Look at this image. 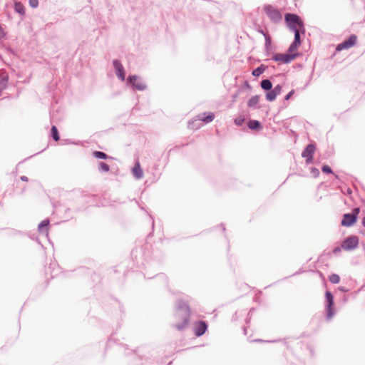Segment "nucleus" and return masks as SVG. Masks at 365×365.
<instances>
[{"label": "nucleus", "mask_w": 365, "mask_h": 365, "mask_svg": "<svg viewBox=\"0 0 365 365\" xmlns=\"http://www.w3.org/2000/svg\"><path fill=\"white\" fill-rule=\"evenodd\" d=\"M175 309L177 312H182L185 314L182 317V322L175 324V328L179 331H182L188 326L191 316V309L188 302L182 299H177Z\"/></svg>", "instance_id": "obj_1"}, {"label": "nucleus", "mask_w": 365, "mask_h": 365, "mask_svg": "<svg viewBox=\"0 0 365 365\" xmlns=\"http://www.w3.org/2000/svg\"><path fill=\"white\" fill-rule=\"evenodd\" d=\"M334 296L330 290H326L324 302V317L326 322H330L336 314Z\"/></svg>", "instance_id": "obj_2"}, {"label": "nucleus", "mask_w": 365, "mask_h": 365, "mask_svg": "<svg viewBox=\"0 0 365 365\" xmlns=\"http://www.w3.org/2000/svg\"><path fill=\"white\" fill-rule=\"evenodd\" d=\"M284 21L287 27L293 33H299L297 26L302 27L304 32V24L302 18L297 14L287 13L284 16Z\"/></svg>", "instance_id": "obj_3"}, {"label": "nucleus", "mask_w": 365, "mask_h": 365, "mask_svg": "<svg viewBox=\"0 0 365 365\" xmlns=\"http://www.w3.org/2000/svg\"><path fill=\"white\" fill-rule=\"evenodd\" d=\"M215 118V113L210 111H205L198 114L196 116V119H192L189 120L188 122V128L190 129H196L200 128L201 125H195L196 121H202L204 123L207 124L212 122Z\"/></svg>", "instance_id": "obj_4"}, {"label": "nucleus", "mask_w": 365, "mask_h": 365, "mask_svg": "<svg viewBox=\"0 0 365 365\" xmlns=\"http://www.w3.org/2000/svg\"><path fill=\"white\" fill-rule=\"evenodd\" d=\"M263 11L269 20L274 24H278L282 19V14L281 11L279 9L272 4H265L263 6Z\"/></svg>", "instance_id": "obj_5"}, {"label": "nucleus", "mask_w": 365, "mask_h": 365, "mask_svg": "<svg viewBox=\"0 0 365 365\" xmlns=\"http://www.w3.org/2000/svg\"><path fill=\"white\" fill-rule=\"evenodd\" d=\"M126 85L133 91H143L147 88V85L142 81L141 77L137 74L129 75Z\"/></svg>", "instance_id": "obj_6"}, {"label": "nucleus", "mask_w": 365, "mask_h": 365, "mask_svg": "<svg viewBox=\"0 0 365 365\" xmlns=\"http://www.w3.org/2000/svg\"><path fill=\"white\" fill-rule=\"evenodd\" d=\"M359 212L360 209L357 207L351 212L344 213L342 215L341 225L345 227H351L354 226L357 222Z\"/></svg>", "instance_id": "obj_7"}, {"label": "nucleus", "mask_w": 365, "mask_h": 365, "mask_svg": "<svg viewBox=\"0 0 365 365\" xmlns=\"http://www.w3.org/2000/svg\"><path fill=\"white\" fill-rule=\"evenodd\" d=\"M359 237L354 235H350L346 237L342 243L344 250L351 252L356 250L359 247Z\"/></svg>", "instance_id": "obj_8"}, {"label": "nucleus", "mask_w": 365, "mask_h": 365, "mask_svg": "<svg viewBox=\"0 0 365 365\" xmlns=\"http://www.w3.org/2000/svg\"><path fill=\"white\" fill-rule=\"evenodd\" d=\"M357 36L354 34H350L343 41L338 43L336 46V52H340L345 49H349L357 43Z\"/></svg>", "instance_id": "obj_9"}, {"label": "nucleus", "mask_w": 365, "mask_h": 365, "mask_svg": "<svg viewBox=\"0 0 365 365\" xmlns=\"http://www.w3.org/2000/svg\"><path fill=\"white\" fill-rule=\"evenodd\" d=\"M192 329L195 336L200 337L207 331L208 322L204 320H197L193 324Z\"/></svg>", "instance_id": "obj_10"}, {"label": "nucleus", "mask_w": 365, "mask_h": 365, "mask_svg": "<svg viewBox=\"0 0 365 365\" xmlns=\"http://www.w3.org/2000/svg\"><path fill=\"white\" fill-rule=\"evenodd\" d=\"M112 66L115 70V73L117 78L121 81H125V71L121 61L118 58H114L112 61Z\"/></svg>", "instance_id": "obj_11"}, {"label": "nucleus", "mask_w": 365, "mask_h": 365, "mask_svg": "<svg viewBox=\"0 0 365 365\" xmlns=\"http://www.w3.org/2000/svg\"><path fill=\"white\" fill-rule=\"evenodd\" d=\"M51 227L50 224V220L49 218H45L44 220H41L37 227V230L39 232L40 235H44L48 240L50 242V240L48 238V232Z\"/></svg>", "instance_id": "obj_12"}, {"label": "nucleus", "mask_w": 365, "mask_h": 365, "mask_svg": "<svg viewBox=\"0 0 365 365\" xmlns=\"http://www.w3.org/2000/svg\"><path fill=\"white\" fill-rule=\"evenodd\" d=\"M299 56V52L294 53H289L286 51L284 53H280L279 61L284 64H289Z\"/></svg>", "instance_id": "obj_13"}, {"label": "nucleus", "mask_w": 365, "mask_h": 365, "mask_svg": "<svg viewBox=\"0 0 365 365\" xmlns=\"http://www.w3.org/2000/svg\"><path fill=\"white\" fill-rule=\"evenodd\" d=\"M317 150V145L314 142H312L307 144L302 152V157L307 158L309 156H314V153Z\"/></svg>", "instance_id": "obj_14"}, {"label": "nucleus", "mask_w": 365, "mask_h": 365, "mask_svg": "<svg viewBox=\"0 0 365 365\" xmlns=\"http://www.w3.org/2000/svg\"><path fill=\"white\" fill-rule=\"evenodd\" d=\"M301 46V38L299 33L294 34V40L289 44L287 52L289 53H293L292 52L296 51Z\"/></svg>", "instance_id": "obj_15"}, {"label": "nucleus", "mask_w": 365, "mask_h": 365, "mask_svg": "<svg viewBox=\"0 0 365 365\" xmlns=\"http://www.w3.org/2000/svg\"><path fill=\"white\" fill-rule=\"evenodd\" d=\"M131 173L136 180H140L143 177V170L138 160L135 162V165L132 168Z\"/></svg>", "instance_id": "obj_16"}, {"label": "nucleus", "mask_w": 365, "mask_h": 365, "mask_svg": "<svg viewBox=\"0 0 365 365\" xmlns=\"http://www.w3.org/2000/svg\"><path fill=\"white\" fill-rule=\"evenodd\" d=\"M260 98V95L252 96L247 102V107L251 109L259 108L260 107L258 106V104L259 103Z\"/></svg>", "instance_id": "obj_17"}, {"label": "nucleus", "mask_w": 365, "mask_h": 365, "mask_svg": "<svg viewBox=\"0 0 365 365\" xmlns=\"http://www.w3.org/2000/svg\"><path fill=\"white\" fill-rule=\"evenodd\" d=\"M275 47L272 43V40L269 36H265L264 38V54L266 56H269L273 51L274 50Z\"/></svg>", "instance_id": "obj_18"}, {"label": "nucleus", "mask_w": 365, "mask_h": 365, "mask_svg": "<svg viewBox=\"0 0 365 365\" xmlns=\"http://www.w3.org/2000/svg\"><path fill=\"white\" fill-rule=\"evenodd\" d=\"M247 127L252 130L261 131L263 129L262 123L258 120L251 119L247 123Z\"/></svg>", "instance_id": "obj_19"}, {"label": "nucleus", "mask_w": 365, "mask_h": 365, "mask_svg": "<svg viewBox=\"0 0 365 365\" xmlns=\"http://www.w3.org/2000/svg\"><path fill=\"white\" fill-rule=\"evenodd\" d=\"M92 156L98 160H113V158L103 151L94 150L92 152Z\"/></svg>", "instance_id": "obj_20"}, {"label": "nucleus", "mask_w": 365, "mask_h": 365, "mask_svg": "<svg viewBox=\"0 0 365 365\" xmlns=\"http://www.w3.org/2000/svg\"><path fill=\"white\" fill-rule=\"evenodd\" d=\"M267 68V66L264 64H261L258 67L252 70V75L254 77L257 78L260 76L263 73H264Z\"/></svg>", "instance_id": "obj_21"}, {"label": "nucleus", "mask_w": 365, "mask_h": 365, "mask_svg": "<svg viewBox=\"0 0 365 365\" xmlns=\"http://www.w3.org/2000/svg\"><path fill=\"white\" fill-rule=\"evenodd\" d=\"M259 86L264 92H266L273 88V83L269 78L262 80Z\"/></svg>", "instance_id": "obj_22"}, {"label": "nucleus", "mask_w": 365, "mask_h": 365, "mask_svg": "<svg viewBox=\"0 0 365 365\" xmlns=\"http://www.w3.org/2000/svg\"><path fill=\"white\" fill-rule=\"evenodd\" d=\"M264 94H265V100L268 102L274 101L278 96L277 94L276 93V92L274 91V90L273 89V88L269 91H267L266 92H264Z\"/></svg>", "instance_id": "obj_23"}, {"label": "nucleus", "mask_w": 365, "mask_h": 365, "mask_svg": "<svg viewBox=\"0 0 365 365\" xmlns=\"http://www.w3.org/2000/svg\"><path fill=\"white\" fill-rule=\"evenodd\" d=\"M49 135L54 141H58L60 140L59 131L55 125H51Z\"/></svg>", "instance_id": "obj_24"}, {"label": "nucleus", "mask_w": 365, "mask_h": 365, "mask_svg": "<svg viewBox=\"0 0 365 365\" xmlns=\"http://www.w3.org/2000/svg\"><path fill=\"white\" fill-rule=\"evenodd\" d=\"M295 93V90L292 89L288 93H287L283 99L282 106L280 107V109L285 108L288 106L289 103L288 101L293 96Z\"/></svg>", "instance_id": "obj_25"}, {"label": "nucleus", "mask_w": 365, "mask_h": 365, "mask_svg": "<svg viewBox=\"0 0 365 365\" xmlns=\"http://www.w3.org/2000/svg\"><path fill=\"white\" fill-rule=\"evenodd\" d=\"M98 170L100 173H106L110 171V166L103 161H98Z\"/></svg>", "instance_id": "obj_26"}, {"label": "nucleus", "mask_w": 365, "mask_h": 365, "mask_svg": "<svg viewBox=\"0 0 365 365\" xmlns=\"http://www.w3.org/2000/svg\"><path fill=\"white\" fill-rule=\"evenodd\" d=\"M14 9L16 13L21 16H24L26 14L25 6L20 2H15Z\"/></svg>", "instance_id": "obj_27"}, {"label": "nucleus", "mask_w": 365, "mask_h": 365, "mask_svg": "<svg viewBox=\"0 0 365 365\" xmlns=\"http://www.w3.org/2000/svg\"><path fill=\"white\" fill-rule=\"evenodd\" d=\"M9 78L6 76H0V91H4L8 86Z\"/></svg>", "instance_id": "obj_28"}, {"label": "nucleus", "mask_w": 365, "mask_h": 365, "mask_svg": "<svg viewBox=\"0 0 365 365\" xmlns=\"http://www.w3.org/2000/svg\"><path fill=\"white\" fill-rule=\"evenodd\" d=\"M133 362L130 365H145L144 362L143 361V357L142 356H139L137 354H133Z\"/></svg>", "instance_id": "obj_29"}, {"label": "nucleus", "mask_w": 365, "mask_h": 365, "mask_svg": "<svg viewBox=\"0 0 365 365\" xmlns=\"http://www.w3.org/2000/svg\"><path fill=\"white\" fill-rule=\"evenodd\" d=\"M340 277L338 274H336V273H331L329 276V282L331 283V284H339V282H340Z\"/></svg>", "instance_id": "obj_30"}, {"label": "nucleus", "mask_w": 365, "mask_h": 365, "mask_svg": "<svg viewBox=\"0 0 365 365\" xmlns=\"http://www.w3.org/2000/svg\"><path fill=\"white\" fill-rule=\"evenodd\" d=\"M322 171L324 174H326V175H330V174H334V171L333 170L331 169V168L327 165V164H324L322 166Z\"/></svg>", "instance_id": "obj_31"}, {"label": "nucleus", "mask_w": 365, "mask_h": 365, "mask_svg": "<svg viewBox=\"0 0 365 365\" xmlns=\"http://www.w3.org/2000/svg\"><path fill=\"white\" fill-rule=\"evenodd\" d=\"M245 120V117L243 115H240L234 119V123L237 126H242L244 124Z\"/></svg>", "instance_id": "obj_32"}, {"label": "nucleus", "mask_w": 365, "mask_h": 365, "mask_svg": "<svg viewBox=\"0 0 365 365\" xmlns=\"http://www.w3.org/2000/svg\"><path fill=\"white\" fill-rule=\"evenodd\" d=\"M76 271L81 274H89L91 272V270L86 267H79Z\"/></svg>", "instance_id": "obj_33"}, {"label": "nucleus", "mask_w": 365, "mask_h": 365, "mask_svg": "<svg viewBox=\"0 0 365 365\" xmlns=\"http://www.w3.org/2000/svg\"><path fill=\"white\" fill-rule=\"evenodd\" d=\"M310 173L312 175L313 178H317L319 176L320 172L319 170L315 167H310Z\"/></svg>", "instance_id": "obj_34"}, {"label": "nucleus", "mask_w": 365, "mask_h": 365, "mask_svg": "<svg viewBox=\"0 0 365 365\" xmlns=\"http://www.w3.org/2000/svg\"><path fill=\"white\" fill-rule=\"evenodd\" d=\"M284 339H274V340H263V339H255L253 341H255V342L276 343V342L282 341Z\"/></svg>", "instance_id": "obj_35"}, {"label": "nucleus", "mask_w": 365, "mask_h": 365, "mask_svg": "<svg viewBox=\"0 0 365 365\" xmlns=\"http://www.w3.org/2000/svg\"><path fill=\"white\" fill-rule=\"evenodd\" d=\"M273 89L274 90L277 96H279L283 91V84L278 83L274 87H273Z\"/></svg>", "instance_id": "obj_36"}, {"label": "nucleus", "mask_w": 365, "mask_h": 365, "mask_svg": "<svg viewBox=\"0 0 365 365\" xmlns=\"http://www.w3.org/2000/svg\"><path fill=\"white\" fill-rule=\"evenodd\" d=\"M240 88H242V91L243 90L251 91L252 87V86L250 85V83H249L248 81H245Z\"/></svg>", "instance_id": "obj_37"}, {"label": "nucleus", "mask_w": 365, "mask_h": 365, "mask_svg": "<svg viewBox=\"0 0 365 365\" xmlns=\"http://www.w3.org/2000/svg\"><path fill=\"white\" fill-rule=\"evenodd\" d=\"M341 250H343L342 248V245L341 246H336L335 247L331 252H328L327 255L329 256H331V254L333 255H337L339 253H340L341 252Z\"/></svg>", "instance_id": "obj_38"}, {"label": "nucleus", "mask_w": 365, "mask_h": 365, "mask_svg": "<svg viewBox=\"0 0 365 365\" xmlns=\"http://www.w3.org/2000/svg\"><path fill=\"white\" fill-rule=\"evenodd\" d=\"M29 6L32 9H36L38 6V0H29Z\"/></svg>", "instance_id": "obj_39"}, {"label": "nucleus", "mask_w": 365, "mask_h": 365, "mask_svg": "<svg viewBox=\"0 0 365 365\" xmlns=\"http://www.w3.org/2000/svg\"><path fill=\"white\" fill-rule=\"evenodd\" d=\"M242 92V88H238L235 93H234L232 95V101L235 102L237 101V98H238L239 95Z\"/></svg>", "instance_id": "obj_40"}, {"label": "nucleus", "mask_w": 365, "mask_h": 365, "mask_svg": "<svg viewBox=\"0 0 365 365\" xmlns=\"http://www.w3.org/2000/svg\"><path fill=\"white\" fill-rule=\"evenodd\" d=\"M6 35H7V33L5 31V30L3 28L2 25L0 24V40L6 38Z\"/></svg>", "instance_id": "obj_41"}, {"label": "nucleus", "mask_w": 365, "mask_h": 365, "mask_svg": "<svg viewBox=\"0 0 365 365\" xmlns=\"http://www.w3.org/2000/svg\"><path fill=\"white\" fill-rule=\"evenodd\" d=\"M314 67L312 68V71L309 76V78L304 86L302 88V89H305L310 83L311 81L312 80L313 76H314Z\"/></svg>", "instance_id": "obj_42"}, {"label": "nucleus", "mask_w": 365, "mask_h": 365, "mask_svg": "<svg viewBox=\"0 0 365 365\" xmlns=\"http://www.w3.org/2000/svg\"><path fill=\"white\" fill-rule=\"evenodd\" d=\"M155 277L163 280L165 284H168V277L165 274L159 273V274H157Z\"/></svg>", "instance_id": "obj_43"}, {"label": "nucleus", "mask_w": 365, "mask_h": 365, "mask_svg": "<svg viewBox=\"0 0 365 365\" xmlns=\"http://www.w3.org/2000/svg\"><path fill=\"white\" fill-rule=\"evenodd\" d=\"M256 309L255 307H252L247 314V317L246 318V324H248L250 322L251 317L250 315L252 314L255 312Z\"/></svg>", "instance_id": "obj_44"}, {"label": "nucleus", "mask_w": 365, "mask_h": 365, "mask_svg": "<svg viewBox=\"0 0 365 365\" xmlns=\"http://www.w3.org/2000/svg\"><path fill=\"white\" fill-rule=\"evenodd\" d=\"M279 56H280V53H274L272 54L271 60H272L273 61H275V62H279Z\"/></svg>", "instance_id": "obj_45"}, {"label": "nucleus", "mask_w": 365, "mask_h": 365, "mask_svg": "<svg viewBox=\"0 0 365 365\" xmlns=\"http://www.w3.org/2000/svg\"><path fill=\"white\" fill-rule=\"evenodd\" d=\"M305 159V163L307 165H310L314 163V156H309L307 158H304Z\"/></svg>", "instance_id": "obj_46"}, {"label": "nucleus", "mask_w": 365, "mask_h": 365, "mask_svg": "<svg viewBox=\"0 0 365 365\" xmlns=\"http://www.w3.org/2000/svg\"><path fill=\"white\" fill-rule=\"evenodd\" d=\"M30 239L36 241L39 245H42L38 237L36 235V234L28 235Z\"/></svg>", "instance_id": "obj_47"}, {"label": "nucleus", "mask_w": 365, "mask_h": 365, "mask_svg": "<svg viewBox=\"0 0 365 365\" xmlns=\"http://www.w3.org/2000/svg\"><path fill=\"white\" fill-rule=\"evenodd\" d=\"M257 31L259 34H261L262 35H263V36L265 38V36H269L266 32L264 31L263 29H262L260 26H259L257 29Z\"/></svg>", "instance_id": "obj_48"}, {"label": "nucleus", "mask_w": 365, "mask_h": 365, "mask_svg": "<svg viewBox=\"0 0 365 365\" xmlns=\"http://www.w3.org/2000/svg\"><path fill=\"white\" fill-rule=\"evenodd\" d=\"M307 349L309 351L311 356H313L314 355V348L312 347V346L310 344H308L307 346Z\"/></svg>", "instance_id": "obj_49"}, {"label": "nucleus", "mask_w": 365, "mask_h": 365, "mask_svg": "<svg viewBox=\"0 0 365 365\" xmlns=\"http://www.w3.org/2000/svg\"><path fill=\"white\" fill-rule=\"evenodd\" d=\"M338 289L341 292H344V293H346L349 292V289H347L346 287H343V286H340L338 287Z\"/></svg>", "instance_id": "obj_50"}, {"label": "nucleus", "mask_w": 365, "mask_h": 365, "mask_svg": "<svg viewBox=\"0 0 365 365\" xmlns=\"http://www.w3.org/2000/svg\"><path fill=\"white\" fill-rule=\"evenodd\" d=\"M152 232H150L148 235V237H150L151 236L153 235V232H154V226H155V223H154V220L152 218Z\"/></svg>", "instance_id": "obj_51"}, {"label": "nucleus", "mask_w": 365, "mask_h": 365, "mask_svg": "<svg viewBox=\"0 0 365 365\" xmlns=\"http://www.w3.org/2000/svg\"><path fill=\"white\" fill-rule=\"evenodd\" d=\"M349 298V295H348V294L344 295L343 297H342L343 303L346 304L348 302Z\"/></svg>", "instance_id": "obj_52"}, {"label": "nucleus", "mask_w": 365, "mask_h": 365, "mask_svg": "<svg viewBox=\"0 0 365 365\" xmlns=\"http://www.w3.org/2000/svg\"><path fill=\"white\" fill-rule=\"evenodd\" d=\"M20 180L23 182H28L29 181V178L28 177H26V175H21L20 177Z\"/></svg>", "instance_id": "obj_53"}, {"label": "nucleus", "mask_w": 365, "mask_h": 365, "mask_svg": "<svg viewBox=\"0 0 365 365\" xmlns=\"http://www.w3.org/2000/svg\"><path fill=\"white\" fill-rule=\"evenodd\" d=\"M51 203H52V205H53V207L54 208H56V207L59 205L60 202H59V201H56V202H53V201H51Z\"/></svg>", "instance_id": "obj_54"}, {"label": "nucleus", "mask_w": 365, "mask_h": 365, "mask_svg": "<svg viewBox=\"0 0 365 365\" xmlns=\"http://www.w3.org/2000/svg\"><path fill=\"white\" fill-rule=\"evenodd\" d=\"M6 50L9 53H13V54H14V53H15V52H14V50L12 48H11V47H6Z\"/></svg>", "instance_id": "obj_55"}, {"label": "nucleus", "mask_w": 365, "mask_h": 365, "mask_svg": "<svg viewBox=\"0 0 365 365\" xmlns=\"http://www.w3.org/2000/svg\"><path fill=\"white\" fill-rule=\"evenodd\" d=\"M64 141H65L66 144H75V145L78 144V143H75L72 142L70 139L64 140Z\"/></svg>", "instance_id": "obj_56"}, {"label": "nucleus", "mask_w": 365, "mask_h": 365, "mask_svg": "<svg viewBox=\"0 0 365 365\" xmlns=\"http://www.w3.org/2000/svg\"><path fill=\"white\" fill-rule=\"evenodd\" d=\"M361 225L364 227H365V215L361 217Z\"/></svg>", "instance_id": "obj_57"}, {"label": "nucleus", "mask_w": 365, "mask_h": 365, "mask_svg": "<svg viewBox=\"0 0 365 365\" xmlns=\"http://www.w3.org/2000/svg\"><path fill=\"white\" fill-rule=\"evenodd\" d=\"M219 226L222 228V231H223V232H225V231L226 228H225V225L224 223H222H222H220V224L219 225Z\"/></svg>", "instance_id": "obj_58"}, {"label": "nucleus", "mask_w": 365, "mask_h": 365, "mask_svg": "<svg viewBox=\"0 0 365 365\" xmlns=\"http://www.w3.org/2000/svg\"><path fill=\"white\" fill-rule=\"evenodd\" d=\"M365 287V284H363L359 289V290L356 292V294H358L359 292H361Z\"/></svg>", "instance_id": "obj_59"}, {"label": "nucleus", "mask_w": 365, "mask_h": 365, "mask_svg": "<svg viewBox=\"0 0 365 365\" xmlns=\"http://www.w3.org/2000/svg\"><path fill=\"white\" fill-rule=\"evenodd\" d=\"M347 194L348 195H351L352 194V190L351 188L348 187L347 188V191H346Z\"/></svg>", "instance_id": "obj_60"}, {"label": "nucleus", "mask_w": 365, "mask_h": 365, "mask_svg": "<svg viewBox=\"0 0 365 365\" xmlns=\"http://www.w3.org/2000/svg\"><path fill=\"white\" fill-rule=\"evenodd\" d=\"M332 175L334 176L335 179L340 180V178L337 174L334 173Z\"/></svg>", "instance_id": "obj_61"}, {"label": "nucleus", "mask_w": 365, "mask_h": 365, "mask_svg": "<svg viewBox=\"0 0 365 365\" xmlns=\"http://www.w3.org/2000/svg\"><path fill=\"white\" fill-rule=\"evenodd\" d=\"M237 312H235V313L232 316V320H236L237 319Z\"/></svg>", "instance_id": "obj_62"}, {"label": "nucleus", "mask_w": 365, "mask_h": 365, "mask_svg": "<svg viewBox=\"0 0 365 365\" xmlns=\"http://www.w3.org/2000/svg\"><path fill=\"white\" fill-rule=\"evenodd\" d=\"M301 272H302V271L300 269L297 272H294L292 275H297V274H300Z\"/></svg>", "instance_id": "obj_63"}, {"label": "nucleus", "mask_w": 365, "mask_h": 365, "mask_svg": "<svg viewBox=\"0 0 365 365\" xmlns=\"http://www.w3.org/2000/svg\"><path fill=\"white\" fill-rule=\"evenodd\" d=\"M242 329H243V331H244V334L247 335V328L244 326V327H242Z\"/></svg>", "instance_id": "obj_64"}]
</instances>
